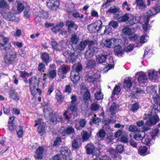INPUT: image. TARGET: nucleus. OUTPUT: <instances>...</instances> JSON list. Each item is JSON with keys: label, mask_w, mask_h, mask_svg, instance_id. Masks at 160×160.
Returning <instances> with one entry per match:
<instances>
[{"label": "nucleus", "mask_w": 160, "mask_h": 160, "mask_svg": "<svg viewBox=\"0 0 160 160\" xmlns=\"http://www.w3.org/2000/svg\"><path fill=\"white\" fill-rule=\"evenodd\" d=\"M30 92L31 95L35 96L37 93L41 95V91L38 88V80L36 77H32L29 79Z\"/></svg>", "instance_id": "obj_1"}, {"label": "nucleus", "mask_w": 160, "mask_h": 160, "mask_svg": "<svg viewBox=\"0 0 160 160\" xmlns=\"http://www.w3.org/2000/svg\"><path fill=\"white\" fill-rule=\"evenodd\" d=\"M60 151L61 154L55 155L53 160H60L62 157L66 160H72L71 158V152L67 147H61Z\"/></svg>", "instance_id": "obj_2"}, {"label": "nucleus", "mask_w": 160, "mask_h": 160, "mask_svg": "<svg viewBox=\"0 0 160 160\" xmlns=\"http://www.w3.org/2000/svg\"><path fill=\"white\" fill-rule=\"evenodd\" d=\"M100 78L99 72L97 70H94L86 72L85 78L88 82L94 83Z\"/></svg>", "instance_id": "obj_3"}, {"label": "nucleus", "mask_w": 160, "mask_h": 160, "mask_svg": "<svg viewBox=\"0 0 160 160\" xmlns=\"http://www.w3.org/2000/svg\"><path fill=\"white\" fill-rule=\"evenodd\" d=\"M45 116L48 118L51 122L54 123L56 121L60 122L62 121L63 118L62 116H58L56 117L55 114L51 109H45L43 110Z\"/></svg>", "instance_id": "obj_4"}, {"label": "nucleus", "mask_w": 160, "mask_h": 160, "mask_svg": "<svg viewBox=\"0 0 160 160\" xmlns=\"http://www.w3.org/2000/svg\"><path fill=\"white\" fill-rule=\"evenodd\" d=\"M102 24L101 21H97L94 23L88 25V30L91 33L100 32L102 28Z\"/></svg>", "instance_id": "obj_5"}, {"label": "nucleus", "mask_w": 160, "mask_h": 160, "mask_svg": "<svg viewBox=\"0 0 160 160\" xmlns=\"http://www.w3.org/2000/svg\"><path fill=\"white\" fill-rule=\"evenodd\" d=\"M89 49L87 50L85 55L86 59H88L93 56L94 53L98 51L97 45L92 41H90L89 43Z\"/></svg>", "instance_id": "obj_6"}, {"label": "nucleus", "mask_w": 160, "mask_h": 160, "mask_svg": "<svg viewBox=\"0 0 160 160\" xmlns=\"http://www.w3.org/2000/svg\"><path fill=\"white\" fill-rule=\"evenodd\" d=\"M158 112L157 108H153L151 114L149 115L151 116L147 121L146 124L147 125L150 126L153 124H155L159 120L158 116L156 113Z\"/></svg>", "instance_id": "obj_7"}, {"label": "nucleus", "mask_w": 160, "mask_h": 160, "mask_svg": "<svg viewBox=\"0 0 160 160\" xmlns=\"http://www.w3.org/2000/svg\"><path fill=\"white\" fill-rule=\"evenodd\" d=\"M158 130L157 129H155L152 133L148 134L147 135L144 136L143 140V143L145 144L150 145L152 139L157 134L158 132Z\"/></svg>", "instance_id": "obj_8"}, {"label": "nucleus", "mask_w": 160, "mask_h": 160, "mask_svg": "<svg viewBox=\"0 0 160 160\" xmlns=\"http://www.w3.org/2000/svg\"><path fill=\"white\" fill-rule=\"evenodd\" d=\"M70 69V68L68 66H61L58 71V74L61 78H63L65 77L66 73Z\"/></svg>", "instance_id": "obj_9"}, {"label": "nucleus", "mask_w": 160, "mask_h": 160, "mask_svg": "<svg viewBox=\"0 0 160 160\" xmlns=\"http://www.w3.org/2000/svg\"><path fill=\"white\" fill-rule=\"evenodd\" d=\"M47 75L52 79H53L56 77L57 75V71L55 64L50 65L49 69L48 70Z\"/></svg>", "instance_id": "obj_10"}, {"label": "nucleus", "mask_w": 160, "mask_h": 160, "mask_svg": "<svg viewBox=\"0 0 160 160\" xmlns=\"http://www.w3.org/2000/svg\"><path fill=\"white\" fill-rule=\"evenodd\" d=\"M59 4L58 0H49L47 3V6L49 8L56 10L58 8Z\"/></svg>", "instance_id": "obj_11"}, {"label": "nucleus", "mask_w": 160, "mask_h": 160, "mask_svg": "<svg viewBox=\"0 0 160 160\" xmlns=\"http://www.w3.org/2000/svg\"><path fill=\"white\" fill-rule=\"evenodd\" d=\"M44 152L43 148L42 146L39 147L36 150L34 157L35 159L41 160L42 159Z\"/></svg>", "instance_id": "obj_12"}, {"label": "nucleus", "mask_w": 160, "mask_h": 160, "mask_svg": "<svg viewBox=\"0 0 160 160\" xmlns=\"http://www.w3.org/2000/svg\"><path fill=\"white\" fill-rule=\"evenodd\" d=\"M160 11V6H158L155 8H153L149 10L147 12L146 17L149 19L150 17L155 15Z\"/></svg>", "instance_id": "obj_13"}, {"label": "nucleus", "mask_w": 160, "mask_h": 160, "mask_svg": "<svg viewBox=\"0 0 160 160\" xmlns=\"http://www.w3.org/2000/svg\"><path fill=\"white\" fill-rule=\"evenodd\" d=\"M141 18H142V17L140 16H135L130 14V15H129L128 23L131 25L138 23L140 21Z\"/></svg>", "instance_id": "obj_14"}, {"label": "nucleus", "mask_w": 160, "mask_h": 160, "mask_svg": "<svg viewBox=\"0 0 160 160\" xmlns=\"http://www.w3.org/2000/svg\"><path fill=\"white\" fill-rule=\"evenodd\" d=\"M16 53L14 52H10L8 53L5 56L4 60L6 63H9L10 62L13 61L16 58Z\"/></svg>", "instance_id": "obj_15"}, {"label": "nucleus", "mask_w": 160, "mask_h": 160, "mask_svg": "<svg viewBox=\"0 0 160 160\" xmlns=\"http://www.w3.org/2000/svg\"><path fill=\"white\" fill-rule=\"evenodd\" d=\"M48 17V14L47 12L42 10L41 12H38L36 15L35 20L36 22H38L40 21V18L46 19Z\"/></svg>", "instance_id": "obj_16"}, {"label": "nucleus", "mask_w": 160, "mask_h": 160, "mask_svg": "<svg viewBox=\"0 0 160 160\" xmlns=\"http://www.w3.org/2000/svg\"><path fill=\"white\" fill-rule=\"evenodd\" d=\"M71 101L70 104L69 109L72 112H75L77 110V103L76 102L77 99L76 96L73 95L71 98Z\"/></svg>", "instance_id": "obj_17"}, {"label": "nucleus", "mask_w": 160, "mask_h": 160, "mask_svg": "<svg viewBox=\"0 0 160 160\" xmlns=\"http://www.w3.org/2000/svg\"><path fill=\"white\" fill-rule=\"evenodd\" d=\"M97 86H95L94 88L92 90V92L96 91L94 94L95 98L97 100H99L102 99L103 98V95L101 92V89L100 87L98 88Z\"/></svg>", "instance_id": "obj_18"}, {"label": "nucleus", "mask_w": 160, "mask_h": 160, "mask_svg": "<svg viewBox=\"0 0 160 160\" xmlns=\"http://www.w3.org/2000/svg\"><path fill=\"white\" fill-rule=\"evenodd\" d=\"M74 128L72 127L68 126L66 128L63 127H62L60 130V132L63 135L65 136L66 134H70L74 132Z\"/></svg>", "instance_id": "obj_19"}, {"label": "nucleus", "mask_w": 160, "mask_h": 160, "mask_svg": "<svg viewBox=\"0 0 160 160\" xmlns=\"http://www.w3.org/2000/svg\"><path fill=\"white\" fill-rule=\"evenodd\" d=\"M148 73L149 79L151 80L156 79L158 77H159L158 71H156L154 69L148 70Z\"/></svg>", "instance_id": "obj_20"}, {"label": "nucleus", "mask_w": 160, "mask_h": 160, "mask_svg": "<svg viewBox=\"0 0 160 160\" xmlns=\"http://www.w3.org/2000/svg\"><path fill=\"white\" fill-rule=\"evenodd\" d=\"M2 15L5 19L8 21H13L16 20L15 15L11 12L2 13Z\"/></svg>", "instance_id": "obj_21"}, {"label": "nucleus", "mask_w": 160, "mask_h": 160, "mask_svg": "<svg viewBox=\"0 0 160 160\" xmlns=\"http://www.w3.org/2000/svg\"><path fill=\"white\" fill-rule=\"evenodd\" d=\"M71 79L73 83H77L80 79L79 73L78 72L73 71L71 72Z\"/></svg>", "instance_id": "obj_22"}, {"label": "nucleus", "mask_w": 160, "mask_h": 160, "mask_svg": "<svg viewBox=\"0 0 160 160\" xmlns=\"http://www.w3.org/2000/svg\"><path fill=\"white\" fill-rule=\"evenodd\" d=\"M138 81L140 85L142 86H143L144 85L147 83L148 78L147 76L144 73H142L139 75L138 78Z\"/></svg>", "instance_id": "obj_23"}, {"label": "nucleus", "mask_w": 160, "mask_h": 160, "mask_svg": "<svg viewBox=\"0 0 160 160\" xmlns=\"http://www.w3.org/2000/svg\"><path fill=\"white\" fill-rule=\"evenodd\" d=\"M90 41L88 40L82 41L80 42L76 46V49L81 51L83 50L87 44H88L89 45V43Z\"/></svg>", "instance_id": "obj_24"}, {"label": "nucleus", "mask_w": 160, "mask_h": 160, "mask_svg": "<svg viewBox=\"0 0 160 160\" xmlns=\"http://www.w3.org/2000/svg\"><path fill=\"white\" fill-rule=\"evenodd\" d=\"M81 93H83L84 100H87L90 99V93L87 89L86 86H83L81 88Z\"/></svg>", "instance_id": "obj_25"}, {"label": "nucleus", "mask_w": 160, "mask_h": 160, "mask_svg": "<svg viewBox=\"0 0 160 160\" xmlns=\"http://www.w3.org/2000/svg\"><path fill=\"white\" fill-rule=\"evenodd\" d=\"M108 60L109 62L108 64V66L105 67L102 70L103 72H107L110 69L113 68L114 63L113 62V59L112 57H110Z\"/></svg>", "instance_id": "obj_26"}, {"label": "nucleus", "mask_w": 160, "mask_h": 160, "mask_svg": "<svg viewBox=\"0 0 160 160\" xmlns=\"http://www.w3.org/2000/svg\"><path fill=\"white\" fill-rule=\"evenodd\" d=\"M9 94L10 97L14 100L18 101L19 99V97L18 93L14 89H11L9 91Z\"/></svg>", "instance_id": "obj_27"}, {"label": "nucleus", "mask_w": 160, "mask_h": 160, "mask_svg": "<svg viewBox=\"0 0 160 160\" xmlns=\"http://www.w3.org/2000/svg\"><path fill=\"white\" fill-rule=\"evenodd\" d=\"M132 79L131 78H129L128 79L125 80L123 84V87L127 91L129 90V88L132 86Z\"/></svg>", "instance_id": "obj_28"}, {"label": "nucleus", "mask_w": 160, "mask_h": 160, "mask_svg": "<svg viewBox=\"0 0 160 160\" xmlns=\"http://www.w3.org/2000/svg\"><path fill=\"white\" fill-rule=\"evenodd\" d=\"M118 40L115 38H112L111 39H107L104 42V46L107 48H110L115 42H117Z\"/></svg>", "instance_id": "obj_29"}, {"label": "nucleus", "mask_w": 160, "mask_h": 160, "mask_svg": "<svg viewBox=\"0 0 160 160\" xmlns=\"http://www.w3.org/2000/svg\"><path fill=\"white\" fill-rule=\"evenodd\" d=\"M66 25L68 27V29L69 31L71 30V28H73L75 30H76L78 27L77 25L75 24L72 21L67 20L66 22Z\"/></svg>", "instance_id": "obj_30"}, {"label": "nucleus", "mask_w": 160, "mask_h": 160, "mask_svg": "<svg viewBox=\"0 0 160 160\" xmlns=\"http://www.w3.org/2000/svg\"><path fill=\"white\" fill-rule=\"evenodd\" d=\"M114 51L115 54H116L118 56H121L124 52L123 49L119 45L116 46L114 47Z\"/></svg>", "instance_id": "obj_31"}, {"label": "nucleus", "mask_w": 160, "mask_h": 160, "mask_svg": "<svg viewBox=\"0 0 160 160\" xmlns=\"http://www.w3.org/2000/svg\"><path fill=\"white\" fill-rule=\"evenodd\" d=\"M85 148L87 153L93 154L94 151L95 149V147L92 143H89L86 146Z\"/></svg>", "instance_id": "obj_32"}, {"label": "nucleus", "mask_w": 160, "mask_h": 160, "mask_svg": "<svg viewBox=\"0 0 160 160\" xmlns=\"http://www.w3.org/2000/svg\"><path fill=\"white\" fill-rule=\"evenodd\" d=\"M64 23L63 22H59L57 23L56 25L52 29V31L54 33L59 31L63 27Z\"/></svg>", "instance_id": "obj_33"}, {"label": "nucleus", "mask_w": 160, "mask_h": 160, "mask_svg": "<svg viewBox=\"0 0 160 160\" xmlns=\"http://www.w3.org/2000/svg\"><path fill=\"white\" fill-rule=\"evenodd\" d=\"M144 136V133L142 132H137L134 135V138L137 141H140L142 139Z\"/></svg>", "instance_id": "obj_34"}, {"label": "nucleus", "mask_w": 160, "mask_h": 160, "mask_svg": "<svg viewBox=\"0 0 160 160\" xmlns=\"http://www.w3.org/2000/svg\"><path fill=\"white\" fill-rule=\"evenodd\" d=\"M148 35L145 34L141 36L140 38V42H138L137 45H136V46L139 47L141 46L142 44L147 42L148 40Z\"/></svg>", "instance_id": "obj_35"}, {"label": "nucleus", "mask_w": 160, "mask_h": 160, "mask_svg": "<svg viewBox=\"0 0 160 160\" xmlns=\"http://www.w3.org/2000/svg\"><path fill=\"white\" fill-rule=\"evenodd\" d=\"M134 30V29L133 28H131L128 27H125L122 29V32L124 34L129 36L133 33Z\"/></svg>", "instance_id": "obj_36"}, {"label": "nucleus", "mask_w": 160, "mask_h": 160, "mask_svg": "<svg viewBox=\"0 0 160 160\" xmlns=\"http://www.w3.org/2000/svg\"><path fill=\"white\" fill-rule=\"evenodd\" d=\"M106 59V55L100 54L97 56L96 60L97 62L101 63L104 62Z\"/></svg>", "instance_id": "obj_37"}, {"label": "nucleus", "mask_w": 160, "mask_h": 160, "mask_svg": "<svg viewBox=\"0 0 160 160\" xmlns=\"http://www.w3.org/2000/svg\"><path fill=\"white\" fill-rule=\"evenodd\" d=\"M79 40V38L77 35L73 34L71 35L70 42L73 44L76 45Z\"/></svg>", "instance_id": "obj_38"}, {"label": "nucleus", "mask_w": 160, "mask_h": 160, "mask_svg": "<svg viewBox=\"0 0 160 160\" xmlns=\"http://www.w3.org/2000/svg\"><path fill=\"white\" fill-rule=\"evenodd\" d=\"M41 58L43 62L47 65L50 61L49 54L45 52L42 53L41 54Z\"/></svg>", "instance_id": "obj_39"}, {"label": "nucleus", "mask_w": 160, "mask_h": 160, "mask_svg": "<svg viewBox=\"0 0 160 160\" xmlns=\"http://www.w3.org/2000/svg\"><path fill=\"white\" fill-rule=\"evenodd\" d=\"M142 18H143L144 22V24L143 25L142 28L145 31H147L150 28L149 25L148 24L150 19H149L148 18H146L143 17Z\"/></svg>", "instance_id": "obj_40"}, {"label": "nucleus", "mask_w": 160, "mask_h": 160, "mask_svg": "<svg viewBox=\"0 0 160 160\" xmlns=\"http://www.w3.org/2000/svg\"><path fill=\"white\" fill-rule=\"evenodd\" d=\"M138 153L141 155L144 156L148 154L147 148L145 146H141L138 151Z\"/></svg>", "instance_id": "obj_41"}, {"label": "nucleus", "mask_w": 160, "mask_h": 160, "mask_svg": "<svg viewBox=\"0 0 160 160\" xmlns=\"http://www.w3.org/2000/svg\"><path fill=\"white\" fill-rule=\"evenodd\" d=\"M137 6L140 9H142L146 7V4L143 0H136Z\"/></svg>", "instance_id": "obj_42"}, {"label": "nucleus", "mask_w": 160, "mask_h": 160, "mask_svg": "<svg viewBox=\"0 0 160 160\" xmlns=\"http://www.w3.org/2000/svg\"><path fill=\"white\" fill-rule=\"evenodd\" d=\"M119 10V8L118 7L115 6H113L110 8L107 11V12L111 14H114L118 12Z\"/></svg>", "instance_id": "obj_43"}, {"label": "nucleus", "mask_w": 160, "mask_h": 160, "mask_svg": "<svg viewBox=\"0 0 160 160\" xmlns=\"http://www.w3.org/2000/svg\"><path fill=\"white\" fill-rule=\"evenodd\" d=\"M118 108V106L115 103H113L111 106L110 110L112 115H114L117 111V109Z\"/></svg>", "instance_id": "obj_44"}, {"label": "nucleus", "mask_w": 160, "mask_h": 160, "mask_svg": "<svg viewBox=\"0 0 160 160\" xmlns=\"http://www.w3.org/2000/svg\"><path fill=\"white\" fill-rule=\"evenodd\" d=\"M27 6L26 4L25 3L18 2L17 5L18 10L19 12H21L23 10L24 8H25Z\"/></svg>", "instance_id": "obj_45"}, {"label": "nucleus", "mask_w": 160, "mask_h": 160, "mask_svg": "<svg viewBox=\"0 0 160 160\" xmlns=\"http://www.w3.org/2000/svg\"><path fill=\"white\" fill-rule=\"evenodd\" d=\"M125 46L124 50L126 52H129L132 50L133 48V44H128L127 42H125L124 44Z\"/></svg>", "instance_id": "obj_46"}, {"label": "nucleus", "mask_w": 160, "mask_h": 160, "mask_svg": "<svg viewBox=\"0 0 160 160\" xmlns=\"http://www.w3.org/2000/svg\"><path fill=\"white\" fill-rule=\"evenodd\" d=\"M82 138L83 141L87 140L89 138L88 132L86 131H83L81 133Z\"/></svg>", "instance_id": "obj_47"}, {"label": "nucleus", "mask_w": 160, "mask_h": 160, "mask_svg": "<svg viewBox=\"0 0 160 160\" xmlns=\"http://www.w3.org/2000/svg\"><path fill=\"white\" fill-rule=\"evenodd\" d=\"M96 63L95 60H90L88 61L87 63V67L88 68H93L95 65Z\"/></svg>", "instance_id": "obj_48"}, {"label": "nucleus", "mask_w": 160, "mask_h": 160, "mask_svg": "<svg viewBox=\"0 0 160 160\" xmlns=\"http://www.w3.org/2000/svg\"><path fill=\"white\" fill-rule=\"evenodd\" d=\"M29 8V7L28 6H27L24 9V16L26 18H28L30 15V12Z\"/></svg>", "instance_id": "obj_49"}, {"label": "nucleus", "mask_w": 160, "mask_h": 160, "mask_svg": "<svg viewBox=\"0 0 160 160\" xmlns=\"http://www.w3.org/2000/svg\"><path fill=\"white\" fill-rule=\"evenodd\" d=\"M130 14H126L122 17L119 18L121 22H126L127 21H128L129 18V15Z\"/></svg>", "instance_id": "obj_50"}, {"label": "nucleus", "mask_w": 160, "mask_h": 160, "mask_svg": "<svg viewBox=\"0 0 160 160\" xmlns=\"http://www.w3.org/2000/svg\"><path fill=\"white\" fill-rule=\"evenodd\" d=\"M74 71L75 72H79L81 71L82 69V65L78 64L77 65H74L73 67Z\"/></svg>", "instance_id": "obj_51"}, {"label": "nucleus", "mask_w": 160, "mask_h": 160, "mask_svg": "<svg viewBox=\"0 0 160 160\" xmlns=\"http://www.w3.org/2000/svg\"><path fill=\"white\" fill-rule=\"evenodd\" d=\"M55 96L58 103L59 104L61 103L62 102V96L61 93L59 91L56 92Z\"/></svg>", "instance_id": "obj_52"}, {"label": "nucleus", "mask_w": 160, "mask_h": 160, "mask_svg": "<svg viewBox=\"0 0 160 160\" xmlns=\"http://www.w3.org/2000/svg\"><path fill=\"white\" fill-rule=\"evenodd\" d=\"M51 45L54 49L56 50H59V45L58 44L56 41H52L51 42Z\"/></svg>", "instance_id": "obj_53"}, {"label": "nucleus", "mask_w": 160, "mask_h": 160, "mask_svg": "<svg viewBox=\"0 0 160 160\" xmlns=\"http://www.w3.org/2000/svg\"><path fill=\"white\" fill-rule=\"evenodd\" d=\"M134 30L133 32V33L128 36L129 38L131 40H136L138 38V36L137 35L134 33Z\"/></svg>", "instance_id": "obj_54"}, {"label": "nucleus", "mask_w": 160, "mask_h": 160, "mask_svg": "<svg viewBox=\"0 0 160 160\" xmlns=\"http://www.w3.org/2000/svg\"><path fill=\"white\" fill-rule=\"evenodd\" d=\"M122 8L123 9H126L128 11H129L131 9L129 5L126 1L123 2L122 6Z\"/></svg>", "instance_id": "obj_55"}, {"label": "nucleus", "mask_w": 160, "mask_h": 160, "mask_svg": "<svg viewBox=\"0 0 160 160\" xmlns=\"http://www.w3.org/2000/svg\"><path fill=\"white\" fill-rule=\"evenodd\" d=\"M104 28V33L105 34H108L111 31L112 28L108 26H106L105 28L104 26H102V28Z\"/></svg>", "instance_id": "obj_56"}, {"label": "nucleus", "mask_w": 160, "mask_h": 160, "mask_svg": "<svg viewBox=\"0 0 160 160\" xmlns=\"http://www.w3.org/2000/svg\"><path fill=\"white\" fill-rule=\"evenodd\" d=\"M38 70L41 72H43L45 69V66L44 64L41 63L39 64Z\"/></svg>", "instance_id": "obj_57"}, {"label": "nucleus", "mask_w": 160, "mask_h": 160, "mask_svg": "<svg viewBox=\"0 0 160 160\" xmlns=\"http://www.w3.org/2000/svg\"><path fill=\"white\" fill-rule=\"evenodd\" d=\"M116 149L118 152L121 153L124 151V147L122 145H119L117 146Z\"/></svg>", "instance_id": "obj_58"}, {"label": "nucleus", "mask_w": 160, "mask_h": 160, "mask_svg": "<svg viewBox=\"0 0 160 160\" xmlns=\"http://www.w3.org/2000/svg\"><path fill=\"white\" fill-rule=\"evenodd\" d=\"M110 26H112L114 28H115L118 27V24L117 22L114 20L111 21L109 23Z\"/></svg>", "instance_id": "obj_59"}, {"label": "nucleus", "mask_w": 160, "mask_h": 160, "mask_svg": "<svg viewBox=\"0 0 160 160\" xmlns=\"http://www.w3.org/2000/svg\"><path fill=\"white\" fill-rule=\"evenodd\" d=\"M44 127V126H42L41 125H40L39 126L38 131V132L41 135H42L43 133L45 132Z\"/></svg>", "instance_id": "obj_60"}, {"label": "nucleus", "mask_w": 160, "mask_h": 160, "mask_svg": "<svg viewBox=\"0 0 160 160\" xmlns=\"http://www.w3.org/2000/svg\"><path fill=\"white\" fill-rule=\"evenodd\" d=\"M72 16L73 17L77 18H78L81 19L83 18L84 16L82 14H80L78 12H75L73 13Z\"/></svg>", "instance_id": "obj_61"}, {"label": "nucleus", "mask_w": 160, "mask_h": 160, "mask_svg": "<svg viewBox=\"0 0 160 160\" xmlns=\"http://www.w3.org/2000/svg\"><path fill=\"white\" fill-rule=\"evenodd\" d=\"M128 130L130 132H135L138 130V128L135 125H132L129 126Z\"/></svg>", "instance_id": "obj_62"}, {"label": "nucleus", "mask_w": 160, "mask_h": 160, "mask_svg": "<svg viewBox=\"0 0 160 160\" xmlns=\"http://www.w3.org/2000/svg\"><path fill=\"white\" fill-rule=\"evenodd\" d=\"M97 135L100 138H102L105 136V132L103 130H100L97 134Z\"/></svg>", "instance_id": "obj_63"}, {"label": "nucleus", "mask_w": 160, "mask_h": 160, "mask_svg": "<svg viewBox=\"0 0 160 160\" xmlns=\"http://www.w3.org/2000/svg\"><path fill=\"white\" fill-rule=\"evenodd\" d=\"M94 117L93 118L92 120L93 123L97 125L99 124V123L100 122L101 119L99 118L96 117V115L95 114L94 115Z\"/></svg>", "instance_id": "obj_64"}]
</instances>
